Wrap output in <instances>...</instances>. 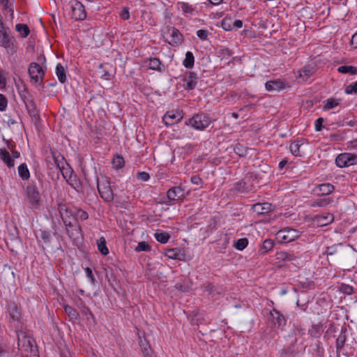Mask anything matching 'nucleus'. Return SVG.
<instances>
[{"label": "nucleus", "instance_id": "nucleus-1", "mask_svg": "<svg viewBox=\"0 0 357 357\" xmlns=\"http://www.w3.org/2000/svg\"><path fill=\"white\" fill-rule=\"evenodd\" d=\"M97 188L100 197L105 202H109L114 199L113 191L106 178H102V180L98 179Z\"/></svg>", "mask_w": 357, "mask_h": 357}, {"label": "nucleus", "instance_id": "nucleus-2", "mask_svg": "<svg viewBox=\"0 0 357 357\" xmlns=\"http://www.w3.org/2000/svg\"><path fill=\"white\" fill-rule=\"evenodd\" d=\"M211 120L204 114H198L189 119L188 125L196 130H204L209 126Z\"/></svg>", "mask_w": 357, "mask_h": 357}, {"label": "nucleus", "instance_id": "nucleus-3", "mask_svg": "<svg viewBox=\"0 0 357 357\" xmlns=\"http://www.w3.org/2000/svg\"><path fill=\"white\" fill-rule=\"evenodd\" d=\"M18 346L21 347L26 352L31 354H35L34 341L23 331L17 332Z\"/></svg>", "mask_w": 357, "mask_h": 357}, {"label": "nucleus", "instance_id": "nucleus-4", "mask_svg": "<svg viewBox=\"0 0 357 357\" xmlns=\"http://www.w3.org/2000/svg\"><path fill=\"white\" fill-rule=\"evenodd\" d=\"M71 17L75 20H84L86 17L84 6L77 0H70Z\"/></svg>", "mask_w": 357, "mask_h": 357}, {"label": "nucleus", "instance_id": "nucleus-5", "mask_svg": "<svg viewBox=\"0 0 357 357\" xmlns=\"http://www.w3.org/2000/svg\"><path fill=\"white\" fill-rule=\"evenodd\" d=\"M335 163L339 167H349L357 164V155L350 153H344L339 154Z\"/></svg>", "mask_w": 357, "mask_h": 357}, {"label": "nucleus", "instance_id": "nucleus-6", "mask_svg": "<svg viewBox=\"0 0 357 357\" xmlns=\"http://www.w3.org/2000/svg\"><path fill=\"white\" fill-rule=\"evenodd\" d=\"M29 73L31 82L34 84H40L45 75V73L42 67L35 62H33L29 65Z\"/></svg>", "mask_w": 357, "mask_h": 357}, {"label": "nucleus", "instance_id": "nucleus-7", "mask_svg": "<svg viewBox=\"0 0 357 357\" xmlns=\"http://www.w3.org/2000/svg\"><path fill=\"white\" fill-rule=\"evenodd\" d=\"M278 238H281L282 243H287L295 240L299 236V232L294 229L285 228L280 230L277 234Z\"/></svg>", "mask_w": 357, "mask_h": 357}, {"label": "nucleus", "instance_id": "nucleus-8", "mask_svg": "<svg viewBox=\"0 0 357 357\" xmlns=\"http://www.w3.org/2000/svg\"><path fill=\"white\" fill-rule=\"evenodd\" d=\"M268 319L278 328H282L286 325L287 320L284 316L275 309L270 312Z\"/></svg>", "mask_w": 357, "mask_h": 357}, {"label": "nucleus", "instance_id": "nucleus-9", "mask_svg": "<svg viewBox=\"0 0 357 357\" xmlns=\"http://www.w3.org/2000/svg\"><path fill=\"white\" fill-rule=\"evenodd\" d=\"M198 77L194 72H190L183 79V86L185 90H192L197 86Z\"/></svg>", "mask_w": 357, "mask_h": 357}, {"label": "nucleus", "instance_id": "nucleus-10", "mask_svg": "<svg viewBox=\"0 0 357 357\" xmlns=\"http://www.w3.org/2000/svg\"><path fill=\"white\" fill-rule=\"evenodd\" d=\"M182 116L179 112H167L163 116V121L167 126H172L179 122Z\"/></svg>", "mask_w": 357, "mask_h": 357}, {"label": "nucleus", "instance_id": "nucleus-11", "mask_svg": "<svg viewBox=\"0 0 357 357\" xmlns=\"http://www.w3.org/2000/svg\"><path fill=\"white\" fill-rule=\"evenodd\" d=\"M287 86V84L280 80H270L266 82L265 87L268 91L278 92Z\"/></svg>", "mask_w": 357, "mask_h": 357}, {"label": "nucleus", "instance_id": "nucleus-12", "mask_svg": "<svg viewBox=\"0 0 357 357\" xmlns=\"http://www.w3.org/2000/svg\"><path fill=\"white\" fill-rule=\"evenodd\" d=\"M63 223L66 226L68 234L70 238H78L80 234L81 229L78 225H74L70 222L63 218Z\"/></svg>", "mask_w": 357, "mask_h": 357}, {"label": "nucleus", "instance_id": "nucleus-13", "mask_svg": "<svg viewBox=\"0 0 357 357\" xmlns=\"http://www.w3.org/2000/svg\"><path fill=\"white\" fill-rule=\"evenodd\" d=\"M273 206L269 203H257L253 204L252 209L258 215L266 214L272 211Z\"/></svg>", "mask_w": 357, "mask_h": 357}, {"label": "nucleus", "instance_id": "nucleus-14", "mask_svg": "<svg viewBox=\"0 0 357 357\" xmlns=\"http://www.w3.org/2000/svg\"><path fill=\"white\" fill-rule=\"evenodd\" d=\"M26 194L30 202L35 205L40 202V194L35 185H28L26 188Z\"/></svg>", "mask_w": 357, "mask_h": 357}, {"label": "nucleus", "instance_id": "nucleus-15", "mask_svg": "<svg viewBox=\"0 0 357 357\" xmlns=\"http://www.w3.org/2000/svg\"><path fill=\"white\" fill-rule=\"evenodd\" d=\"M334 220V216L331 213L317 215L314 218V222L319 227H323L331 223Z\"/></svg>", "mask_w": 357, "mask_h": 357}, {"label": "nucleus", "instance_id": "nucleus-16", "mask_svg": "<svg viewBox=\"0 0 357 357\" xmlns=\"http://www.w3.org/2000/svg\"><path fill=\"white\" fill-rule=\"evenodd\" d=\"M167 196L170 201H176L183 196V189L180 186L171 188L168 190Z\"/></svg>", "mask_w": 357, "mask_h": 357}, {"label": "nucleus", "instance_id": "nucleus-17", "mask_svg": "<svg viewBox=\"0 0 357 357\" xmlns=\"http://www.w3.org/2000/svg\"><path fill=\"white\" fill-rule=\"evenodd\" d=\"M0 158L8 166V167L10 168L14 167L15 162L13 158H11L9 152L6 149H0Z\"/></svg>", "mask_w": 357, "mask_h": 357}, {"label": "nucleus", "instance_id": "nucleus-18", "mask_svg": "<svg viewBox=\"0 0 357 357\" xmlns=\"http://www.w3.org/2000/svg\"><path fill=\"white\" fill-rule=\"evenodd\" d=\"M168 34L170 37V41L169 43H178L182 40V36L178 29L174 27H172L168 30Z\"/></svg>", "mask_w": 357, "mask_h": 357}, {"label": "nucleus", "instance_id": "nucleus-19", "mask_svg": "<svg viewBox=\"0 0 357 357\" xmlns=\"http://www.w3.org/2000/svg\"><path fill=\"white\" fill-rule=\"evenodd\" d=\"M275 257L279 261H290L296 258L294 254L284 251L278 252Z\"/></svg>", "mask_w": 357, "mask_h": 357}, {"label": "nucleus", "instance_id": "nucleus-20", "mask_svg": "<svg viewBox=\"0 0 357 357\" xmlns=\"http://www.w3.org/2000/svg\"><path fill=\"white\" fill-rule=\"evenodd\" d=\"M202 289L204 291H206L208 293V295L212 296L213 297L215 294H220V291H218L217 287L213 285L212 283L206 282L202 284Z\"/></svg>", "mask_w": 357, "mask_h": 357}, {"label": "nucleus", "instance_id": "nucleus-21", "mask_svg": "<svg viewBox=\"0 0 357 357\" xmlns=\"http://www.w3.org/2000/svg\"><path fill=\"white\" fill-rule=\"evenodd\" d=\"M97 247L98 251L103 255H107L109 253L108 248L106 245V240L105 237L101 236L97 240Z\"/></svg>", "mask_w": 357, "mask_h": 357}, {"label": "nucleus", "instance_id": "nucleus-22", "mask_svg": "<svg viewBox=\"0 0 357 357\" xmlns=\"http://www.w3.org/2000/svg\"><path fill=\"white\" fill-rule=\"evenodd\" d=\"M178 6L184 14H195V8L191 4L186 2H178Z\"/></svg>", "mask_w": 357, "mask_h": 357}, {"label": "nucleus", "instance_id": "nucleus-23", "mask_svg": "<svg viewBox=\"0 0 357 357\" xmlns=\"http://www.w3.org/2000/svg\"><path fill=\"white\" fill-rule=\"evenodd\" d=\"M333 202L331 197H322L317 199L312 204V206L324 207Z\"/></svg>", "mask_w": 357, "mask_h": 357}, {"label": "nucleus", "instance_id": "nucleus-24", "mask_svg": "<svg viewBox=\"0 0 357 357\" xmlns=\"http://www.w3.org/2000/svg\"><path fill=\"white\" fill-rule=\"evenodd\" d=\"M320 195H327L334 190V186L331 183H323L318 186Z\"/></svg>", "mask_w": 357, "mask_h": 357}, {"label": "nucleus", "instance_id": "nucleus-25", "mask_svg": "<svg viewBox=\"0 0 357 357\" xmlns=\"http://www.w3.org/2000/svg\"><path fill=\"white\" fill-rule=\"evenodd\" d=\"M56 74L60 82L64 83L66 81V74L63 66L58 63L56 67Z\"/></svg>", "mask_w": 357, "mask_h": 357}, {"label": "nucleus", "instance_id": "nucleus-26", "mask_svg": "<svg viewBox=\"0 0 357 357\" xmlns=\"http://www.w3.org/2000/svg\"><path fill=\"white\" fill-rule=\"evenodd\" d=\"M165 255L172 259H181V250L178 248L167 250Z\"/></svg>", "mask_w": 357, "mask_h": 357}, {"label": "nucleus", "instance_id": "nucleus-27", "mask_svg": "<svg viewBox=\"0 0 357 357\" xmlns=\"http://www.w3.org/2000/svg\"><path fill=\"white\" fill-rule=\"evenodd\" d=\"M18 173H19L20 176L23 180H27L30 176L29 171L27 166L25 163L21 164L18 167Z\"/></svg>", "mask_w": 357, "mask_h": 357}, {"label": "nucleus", "instance_id": "nucleus-28", "mask_svg": "<svg viewBox=\"0 0 357 357\" xmlns=\"http://www.w3.org/2000/svg\"><path fill=\"white\" fill-rule=\"evenodd\" d=\"M195 58L191 52L185 54V58L183 62V66L187 68H192L194 66Z\"/></svg>", "mask_w": 357, "mask_h": 357}, {"label": "nucleus", "instance_id": "nucleus-29", "mask_svg": "<svg viewBox=\"0 0 357 357\" xmlns=\"http://www.w3.org/2000/svg\"><path fill=\"white\" fill-rule=\"evenodd\" d=\"M299 73L300 77H303L304 80H306L314 73V68L311 66H305Z\"/></svg>", "mask_w": 357, "mask_h": 357}, {"label": "nucleus", "instance_id": "nucleus-30", "mask_svg": "<svg viewBox=\"0 0 357 357\" xmlns=\"http://www.w3.org/2000/svg\"><path fill=\"white\" fill-rule=\"evenodd\" d=\"M52 155L56 167L61 171V169L63 168V164L65 162L64 158L59 153L57 154L55 152H52Z\"/></svg>", "mask_w": 357, "mask_h": 357}, {"label": "nucleus", "instance_id": "nucleus-31", "mask_svg": "<svg viewBox=\"0 0 357 357\" xmlns=\"http://www.w3.org/2000/svg\"><path fill=\"white\" fill-rule=\"evenodd\" d=\"M154 236L158 242L163 244L167 243L170 238L169 234L167 232L165 231L156 232L155 233Z\"/></svg>", "mask_w": 357, "mask_h": 357}, {"label": "nucleus", "instance_id": "nucleus-32", "mask_svg": "<svg viewBox=\"0 0 357 357\" xmlns=\"http://www.w3.org/2000/svg\"><path fill=\"white\" fill-rule=\"evenodd\" d=\"M301 144H300L299 141H295L292 142L289 146V150L292 155L295 156H301L300 148Z\"/></svg>", "mask_w": 357, "mask_h": 357}, {"label": "nucleus", "instance_id": "nucleus-33", "mask_svg": "<svg viewBox=\"0 0 357 357\" xmlns=\"http://www.w3.org/2000/svg\"><path fill=\"white\" fill-rule=\"evenodd\" d=\"M16 30L20 33V36L23 38L26 37L29 33V29L27 25L23 24H17L16 25Z\"/></svg>", "mask_w": 357, "mask_h": 357}, {"label": "nucleus", "instance_id": "nucleus-34", "mask_svg": "<svg viewBox=\"0 0 357 357\" xmlns=\"http://www.w3.org/2000/svg\"><path fill=\"white\" fill-rule=\"evenodd\" d=\"M160 65H161V62L159 60V59H158V58L150 59L149 65V68L154 70L161 71Z\"/></svg>", "mask_w": 357, "mask_h": 357}, {"label": "nucleus", "instance_id": "nucleus-35", "mask_svg": "<svg viewBox=\"0 0 357 357\" xmlns=\"http://www.w3.org/2000/svg\"><path fill=\"white\" fill-rule=\"evenodd\" d=\"M338 71L342 73H351L355 75L357 73V69L355 67L349 66H342L338 68Z\"/></svg>", "mask_w": 357, "mask_h": 357}, {"label": "nucleus", "instance_id": "nucleus-36", "mask_svg": "<svg viewBox=\"0 0 357 357\" xmlns=\"http://www.w3.org/2000/svg\"><path fill=\"white\" fill-rule=\"evenodd\" d=\"M248 244V241L246 238H243L237 240L234 243V248L238 250H243Z\"/></svg>", "mask_w": 357, "mask_h": 357}, {"label": "nucleus", "instance_id": "nucleus-37", "mask_svg": "<svg viewBox=\"0 0 357 357\" xmlns=\"http://www.w3.org/2000/svg\"><path fill=\"white\" fill-rule=\"evenodd\" d=\"M9 314L13 320H18L20 313L15 305H10L9 306Z\"/></svg>", "mask_w": 357, "mask_h": 357}, {"label": "nucleus", "instance_id": "nucleus-38", "mask_svg": "<svg viewBox=\"0 0 357 357\" xmlns=\"http://www.w3.org/2000/svg\"><path fill=\"white\" fill-rule=\"evenodd\" d=\"M135 250L136 252H148L151 250V246L146 241H141L138 243L137 246L135 248Z\"/></svg>", "mask_w": 357, "mask_h": 357}, {"label": "nucleus", "instance_id": "nucleus-39", "mask_svg": "<svg viewBox=\"0 0 357 357\" xmlns=\"http://www.w3.org/2000/svg\"><path fill=\"white\" fill-rule=\"evenodd\" d=\"M64 310L66 313L70 317L71 319H76L78 316V313L75 309L70 305H66L64 307Z\"/></svg>", "mask_w": 357, "mask_h": 357}, {"label": "nucleus", "instance_id": "nucleus-40", "mask_svg": "<svg viewBox=\"0 0 357 357\" xmlns=\"http://www.w3.org/2000/svg\"><path fill=\"white\" fill-rule=\"evenodd\" d=\"M338 105H339V102H337V100H335L334 98H330L326 100V102L324 106V110L331 109L335 107Z\"/></svg>", "mask_w": 357, "mask_h": 357}, {"label": "nucleus", "instance_id": "nucleus-41", "mask_svg": "<svg viewBox=\"0 0 357 357\" xmlns=\"http://www.w3.org/2000/svg\"><path fill=\"white\" fill-rule=\"evenodd\" d=\"M234 151L239 156H244L246 153V149L240 144H236L234 146Z\"/></svg>", "mask_w": 357, "mask_h": 357}, {"label": "nucleus", "instance_id": "nucleus-42", "mask_svg": "<svg viewBox=\"0 0 357 357\" xmlns=\"http://www.w3.org/2000/svg\"><path fill=\"white\" fill-rule=\"evenodd\" d=\"M114 167L119 169L124 165V160L122 156L118 155L113 160Z\"/></svg>", "mask_w": 357, "mask_h": 357}, {"label": "nucleus", "instance_id": "nucleus-43", "mask_svg": "<svg viewBox=\"0 0 357 357\" xmlns=\"http://www.w3.org/2000/svg\"><path fill=\"white\" fill-rule=\"evenodd\" d=\"M75 215L77 220L81 221L86 220L89 218L88 213L82 209L77 210Z\"/></svg>", "mask_w": 357, "mask_h": 357}, {"label": "nucleus", "instance_id": "nucleus-44", "mask_svg": "<svg viewBox=\"0 0 357 357\" xmlns=\"http://www.w3.org/2000/svg\"><path fill=\"white\" fill-rule=\"evenodd\" d=\"M339 289L341 292L347 295H351L354 292L353 287L349 284H342L340 286Z\"/></svg>", "mask_w": 357, "mask_h": 357}, {"label": "nucleus", "instance_id": "nucleus-45", "mask_svg": "<svg viewBox=\"0 0 357 357\" xmlns=\"http://www.w3.org/2000/svg\"><path fill=\"white\" fill-rule=\"evenodd\" d=\"M274 246V242L271 239H266L264 241L262 245V250H264V252H267L270 251Z\"/></svg>", "mask_w": 357, "mask_h": 357}, {"label": "nucleus", "instance_id": "nucleus-46", "mask_svg": "<svg viewBox=\"0 0 357 357\" xmlns=\"http://www.w3.org/2000/svg\"><path fill=\"white\" fill-rule=\"evenodd\" d=\"M236 188L242 192H248L251 190V185H248L245 182H239L236 184Z\"/></svg>", "mask_w": 357, "mask_h": 357}, {"label": "nucleus", "instance_id": "nucleus-47", "mask_svg": "<svg viewBox=\"0 0 357 357\" xmlns=\"http://www.w3.org/2000/svg\"><path fill=\"white\" fill-rule=\"evenodd\" d=\"M345 92L347 94H350L352 93H357V81L354 84L348 85L346 87Z\"/></svg>", "mask_w": 357, "mask_h": 357}, {"label": "nucleus", "instance_id": "nucleus-48", "mask_svg": "<svg viewBox=\"0 0 357 357\" xmlns=\"http://www.w3.org/2000/svg\"><path fill=\"white\" fill-rule=\"evenodd\" d=\"M8 101L3 94H0V111H4L7 107Z\"/></svg>", "mask_w": 357, "mask_h": 357}, {"label": "nucleus", "instance_id": "nucleus-49", "mask_svg": "<svg viewBox=\"0 0 357 357\" xmlns=\"http://www.w3.org/2000/svg\"><path fill=\"white\" fill-rule=\"evenodd\" d=\"M50 234L47 231H42L40 234V238L44 243H48L50 241Z\"/></svg>", "mask_w": 357, "mask_h": 357}, {"label": "nucleus", "instance_id": "nucleus-50", "mask_svg": "<svg viewBox=\"0 0 357 357\" xmlns=\"http://www.w3.org/2000/svg\"><path fill=\"white\" fill-rule=\"evenodd\" d=\"M137 177L139 180L142 181H147L149 179L150 176L147 172H141L137 173Z\"/></svg>", "mask_w": 357, "mask_h": 357}, {"label": "nucleus", "instance_id": "nucleus-51", "mask_svg": "<svg viewBox=\"0 0 357 357\" xmlns=\"http://www.w3.org/2000/svg\"><path fill=\"white\" fill-rule=\"evenodd\" d=\"M140 346L142 347V351L143 353L144 357H153L151 351L149 348L142 344H141Z\"/></svg>", "mask_w": 357, "mask_h": 357}, {"label": "nucleus", "instance_id": "nucleus-52", "mask_svg": "<svg viewBox=\"0 0 357 357\" xmlns=\"http://www.w3.org/2000/svg\"><path fill=\"white\" fill-rule=\"evenodd\" d=\"M324 123V119L323 118H318L316 121H315V123H314V127H315V130L317 131V132H319L322 130V128H323V124Z\"/></svg>", "mask_w": 357, "mask_h": 357}, {"label": "nucleus", "instance_id": "nucleus-53", "mask_svg": "<svg viewBox=\"0 0 357 357\" xmlns=\"http://www.w3.org/2000/svg\"><path fill=\"white\" fill-rule=\"evenodd\" d=\"M197 36L203 40H205L207 39L208 37V32L206 30L204 29H199L197 31Z\"/></svg>", "mask_w": 357, "mask_h": 357}, {"label": "nucleus", "instance_id": "nucleus-54", "mask_svg": "<svg viewBox=\"0 0 357 357\" xmlns=\"http://www.w3.org/2000/svg\"><path fill=\"white\" fill-rule=\"evenodd\" d=\"M13 146L14 145H13L11 143H9L8 144V149H10L12 152V158H18L20 156V153L19 151H16V150H13Z\"/></svg>", "mask_w": 357, "mask_h": 357}, {"label": "nucleus", "instance_id": "nucleus-55", "mask_svg": "<svg viewBox=\"0 0 357 357\" xmlns=\"http://www.w3.org/2000/svg\"><path fill=\"white\" fill-rule=\"evenodd\" d=\"M222 27L225 31H229L231 29V26L230 24V20H223L222 21Z\"/></svg>", "mask_w": 357, "mask_h": 357}, {"label": "nucleus", "instance_id": "nucleus-56", "mask_svg": "<svg viewBox=\"0 0 357 357\" xmlns=\"http://www.w3.org/2000/svg\"><path fill=\"white\" fill-rule=\"evenodd\" d=\"M1 1V4L3 6V7L5 8V9H8L9 11L10 12V15L11 16L13 15V10L10 8V6L8 5V0H0Z\"/></svg>", "mask_w": 357, "mask_h": 357}, {"label": "nucleus", "instance_id": "nucleus-57", "mask_svg": "<svg viewBox=\"0 0 357 357\" xmlns=\"http://www.w3.org/2000/svg\"><path fill=\"white\" fill-rule=\"evenodd\" d=\"M85 271H86V276L91 280V283L94 284L95 283V278H94V276L93 275V273H92V271L91 270V268H86L85 269Z\"/></svg>", "mask_w": 357, "mask_h": 357}, {"label": "nucleus", "instance_id": "nucleus-58", "mask_svg": "<svg viewBox=\"0 0 357 357\" xmlns=\"http://www.w3.org/2000/svg\"><path fill=\"white\" fill-rule=\"evenodd\" d=\"M346 337L345 335H340L337 339V347H342L345 342Z\"/></svg>", "mask_w": 357, "mask_h": 357}, {"label": "nucleus", "instance_id": "nucleus-59", "mask_svg": "<svg viewBox=\"0 0 357 357\" xmlns=\"http://www.w3.org/2000/svg\"><path fill=\"white\" fill-rule=\"evenodd\" d=\"M121 17L123 20H128L130 17V14L128 8H123V10L121 13Z\"/></svg>", "mask_w": 357, "mask_h": 357}, {"label": "nucleus", "instance_id": "nucleus-60", "mask_svg": "<svg viewBox=\"0 0 357 357\" xmlns=\"http://www.w3.org/2000/svg\"><path fill=\"white\" fill-rule=\"evenodd\" d=\"M62 174L65 178L71 179L73 177V171L71 169H66L65 172H62Z\"/></svg>", "mask_w": 357, "mask_h": 357}, {"label": "nucleus", "instance_id": "nucleus-61", "mask_svg": "<svg viewBox=\"0 0 357 357\" xmlns=\"http://www.w3.org/2000/svg\"><path fill=\"white\" fill-rule=\"evenodd\" d=\"M191 182L195 185H200L202 179L198 176H194L191 177Z\"/></svg>", "mask_w": 357, "mask_h": 357}, {"label": "nucleus", "instance_id": "nucleus-62", "mask_svg": "<svg viewBox=\"0 0 357 357\" xmlns=\"http://www.w3.org/2000/svg\"><path fill=\"white\" fill-rule=\"evenodd\" d=\"M317 330V328L312 326V328L311 330H309V333L310 334L311 336L317 337L319 334Z\"/></svg>", "mask_w": 357, "mask_h": 357}, {"label": "nucleus", "instance_id": "nucleus-63", "mask_svg": "<svg viewBox=\"0 0 357 357\" xmlns=\"http://www.w3.org/2000/svg\"><path fill=\"white\" fill-rule=\"evenodd\" d=\"M337 252V249L336 248H328L326 252H327V256H330V255H333V254H335V252Z\"/></svg>", "mask_w": 357, "mask_h": 357}, {"label": "nucleus", "instance_id": "nucleus-64", "mask_svg": "<svg viewBox=\"0 0 357 357\" xmlns=\"http://www.w3.org/2000/svg\"><path fill=\"white\" fill-rule=\"evenodd\" d=\"M233 26L236 28H241L243 26V22L240 20H236L234 22Z\"/></svg>", "mask_w": 357, "mask_h": 357}]
</instances>
